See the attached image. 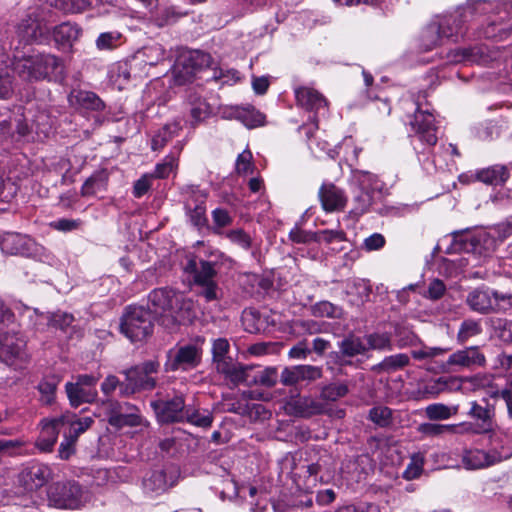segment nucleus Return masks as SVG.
<instances>
[{"label": "nucleus", "instance_id": "obj_11", "mask_svg": "<svg viewBox=\"0 0 512 512\" xmlns=\"http://www.w3.org/2000/svg\"><path fill=\"white\" fill-rule=\"evenodd\" d=\"M49 499L58 508L78 509L87 501V493L76 482L56 483L50 488Z\"/></svg>", "mask_w": 512, "mask_h": 512}, {"label": "nucleus", "instance_id": "obj_3", "mask_svg": "<svg viewBox=\"0 0 512 512\" xmlns=\"http://www.w3.org/2000/svg\"><path fill=\"white\" fill-rule=\"evenodd\" d=\"M12 70L24 81L37 82L47 80L57 82L64 78L63 60L50 53H34L21 58L14 57L9 63Z\"/></svg>", "mask_w": 512, "mask_h": 512}, {"label": "nucleus", "instance_id": "obj_40", "mask_svg": "<svg viewBox=\"0 0 512 512\" xmlns=\"http://www.w3.org/2000/svg\"><path fill=\"white\" fill-rule=\"evenodd\" d=\"M182 129L180 121H173L165 124L157 133L153 136L151 141V149L153 151L161 150L169 141L177 136Z\"/></svg>", "mask_w": 512, "mask_h": 512}, {"label": "nucleus", "instance_id": "obj_24", "mask_svg": "<svg viewBox=\"0 0 512 512\" xmlns=\"http://www.w3.org/2000/svg\"><path fill=\"white\" fill-rule=\"evenodd\" d=\"M61 429L62 427L59 421V417L43 419L41 421L40 434L35 442L36 448L44 453L51 452L58 439V435Z\"/></svg>", "mask_w": 512, "mask_h": 512}, {"label": "nucleus", "instance_id": "obj_23", "mask_svg": "<svg viewBox=\"0 0 512 512\" xmlns=\"http://www.w3.org/2000/svg\"><path fill=\"white\" fill-rule=\"evenodd\" d=\"M34 242L31 238L19 233L7 232L0 236V249L9 255H29Z\"/></svg>", "mask_w": 512, "mask_h": 512}, {"label": "nucleus", "instance_id": "obj_54", "mask_svg": "<svg viewBox=\"0 0 512 512\" xmlns=\"http://www.w3.org/2000/svg\"><path fill=\"white\" fill-rule=\"evenodd\" d=\"M369 420L379 427H388L392 424V410L386 406H375L369 411Z\"/></svg>", "mask_w": 512, "mask_h": 512}, {"label": "nucleus", "instance_id": "obj_60", "mask_svg": "<svg viewBox=\"0 0 512 512\" xmlns=\"http://www.w3.org/2000/svg\"><path fill=\"white\" fill-rule=\"evenodd\" d=\"M354 292L358 294V299H350L349 301L354 305H359L369 296L370 290L363 281H348L346 284V294L352 295Z\"/></svg>", "mask_w": 512, "mask_h": 512}, {"label": "nucleus", "instance_id": "obj_52", "mask_svg": "<svg viewBox=\"0 0 512 512\" xmlns=\"http://www.w3.org/2000/svg\"><path fill=\"white\" fill-rule=\"evenodd\" d=\"M211 350L212 361L214 366L219 363H222V361H226L232 358L229 355L230 343L226 338H217L213 340Z\"/></svg>", "mask_w": 512, "mask_h": 512}, {"label": "nucleus", "instance_id": "obj_8", "mask_svg": "<svg viewBox=\"0 0 512 512\" xmlns=\"http://www.w3.org/2000/svg\"><path fill=\"white\" fill-rule=\"evenodd\" d=\"M212 62L211 55L201 50H190L182 53L174 66L176 83L183 85L192 81L198 72L210 67Z\"/></svg>", "mask_w": 512, "mask_h": 512}, {"label": "nucleus", "instance_id": "obj_47", "mask_svg": "<svg viewBox=\"0 0 512 512\" xmlns=\"http://www.w3.org/2000/svg\"><path fill=\"white\" fill-rule=\"evenodd\" d=\"M459 411L458 405L448 406L443 403H433L425 408V415L430 420H447Z\"/></svg>", "mask_w": 512, "mask_h": 512}, {"label": "nucleus", "instance_id": "obj_39", "mask_svg": "<svg viewBox=\"0 0 512 512\" xmlns=\"http://www.w3.org/2000/svg\"><path fill=\"white\" fill-rule=\"evenodd\" d=\"M410 358L405 353H399L385 357L380 363L372 366L371 370L375 373H393L406 367Z\"/></svg>", "mask_w": 512, "mask_h": 512}, {"label": "nucleus", "instance_id": "obj_29", "mask_svg": "<svg viewBox=\"0 0 512 512\" xmlns=\"http://www.w3.org/2000/svg\"><path fill=\"white\" fill-rule=\"evenodd\" d=\"M172 485L173 482H168L167 474L163 470L152 471L142 480L143 492L151 498L163 494Z\"/></svg>", "mask_w": 512, "mask_h": 512}, {"label": "nucleus", "instance_id": "obj_13", "mask_svg": "<svg viewBox=\"0 0 512 512\" xmlns=\"http://www.w3.org/2000/svg\"><path fill=\"white\" fill-rule=\"evenodd\" d=\"M185 197V210L191 224L197 228L207 225L206 199L208 194L198 186L187 185L182 188Z\"/></svg>", "mask_w": 512, "mask_h": 512}, {"label": "nucleus", "instance_id": "obj_44", "mask_svg": "<svg viewBox=\"0 0 512 512\" xmlns=\"http://www.w3.org/2000/svg\"><path fill=\"white\" fill-rule=\"evenodd\" d=\"M367 351H391L393 349L392 339L389 333L373 332L364 335Z\"/></svg>", "mask_w": 512, "mask_h": 512}, {"label": "nucleus", "instance_id": "obj_4", "mask_svg": "<svg viewBox=\"0 0 512 512\" xmlns=\"http://www.w3.org/2000/svg\"><path fill=\"white\" fill-rule=\"evenodd\" d=\"M154 319L145 307L130 305L121 317V332L132 342L142 341L152 334Z\"/></svg>", "mask_w": 512, "mask_h": 512}, {"label": "nucleus", "instance_id": "obj_35", "mask_svg": "<svg viewBox=\"0 0 512 512\" xmlns=\"http://www.w3.org/2000/svg\"><path fill=\"white\" fill-rule=\"evenodd\" d=\"M471 424H437V423H422L418 426V432L424 437H440L445 434L458 433L459 428L468 431Z\"/></svg>", "mask_w": 512, "mask_h": 512}, {"label": "nucleus", "instance_id": "obj_31", "mask_svg": "<svg viewBox=\"0 0 512 512\" xmlns=\"http://www.w3.org/2000/svg\"><path fill=\"white\" fill-rule=\"evenodd\" d=\"M188 105L190 107L189 117L186 122L192 128H195L200 123L204 122L211 114V107L208 102L197 94L191 93L188 96Z\"/></svg>", "mask_w": 512, "mask_h": 512}, {"label": "nucleus", "instance_id": "obj_26", "mask_svg": "<svg viewBox=\"0 0 512 512\" xmlns=\"http://www.w3.org/2000/svg\"><path fill=\"white\" fill-rule=\"evenodd\" d=\"M110 425L116 429H122L137 426L149 427L150 423L141 415L138 407L125 402L124 410L119 416L112 417Z\"/></svg>", "mask_w": 512, "mask_h": 512}, {"label": "nucleus", "instance_id": "obj_34", "mask_svg": "<svg viewBox=\"0 0 512 512\" xmlns=\"http://www.w3.org/2000/svg\"><path fill=\"white\" fill-rule=\"evenodd\" d=\"M460 388V383L457 378L442 376L435 380L426 382L422 387V392L427 399L435 398L445 391Z\"/></svg>", "mask_w": 512, "mask_h": 512}, {"label": "nucleus", "instance_id": "obj_50", "mask_svg": "<svg viewBox=\"0 0 512 512\" xmlns=\"http://www.w3.org/2000/svg\"><path fill=\"white\" fill-rule=\"evenodd\" d=\"M313 127L317 128V124L314 123ZM303 129H305V133L309 138V148L317 157L327 155L330 158H334V151L329 148L330 145L328 142L311 139L312 126L304 125Z\"/></svg>", "mask_w": 512, "mask_h": 512}, {"label": "nucleus", "instance_id": "obj_7", "mask_svg": "<svg viewBox=\"0 0 512 512\" xmlns=\"http://www.w3.org/2000/svg\"><path fill=\"white\" fill-rule=\"evenodd\" d=\"M352 184L354 213L361 215L369 210L374 201V194L380 192L382 184L375 174L357 170L353 172Z\"/></svg>", "mask_w": 512, "mask_h": 512}, {"label": "nucleus", "instance_id": "obj_59", "mask_svg": "<svg viewBox=\"0 0 512 512\" xmlns=\"http://www.w3.org/2000/svg\"><path fill=\"white\" fill-rule=\"evenodd\" d=\"M92 0H55V7L65 13H80L87 9Z\"/></svg>", "mask_w": 512, "mask_h": 512}, {"label": "nucleus", "instance_id": "obj_53", "mask_svg": "<svg viewBox=\"0 0 512 512\" xmlns=\"http://www.w3.org/2000/svg\"><path fill=\"white\" fill-rule=\"evenodd\" d=\"M75 98L77 103L85 109L100 111L104 108L103 101L94 92L79 91Z\"/></svg>", "mask_w": 512, "mask_h": 512}, {"label": "nucleus", "instance_id": "obj_51", "mask_svg": "<svg viewBox=\"0 0 512 512\" xmlns=\"http://www.w3.org/2000/svg\"><path fill=\"white\" fill-rule=\"evenodd\" d=\"M491 326L495 335L505 343H512V320L492 318Z\"/></svg>", "mask_w": 512, "mask_h": 512}, {"label": "nucleus", "instance_id": "obj_20", "mask_svg": "<svg viewBox=\"0 0 512 512\" xmlns=\"http://www.w3.org/2000/svg\"><path fill=\"white\" fill-rule=\"evenodd\" d=\"M26 343L23 339L16 336H6L0 343V360L9 366H17V362L26 360Z\"/></svg>", "mask_w": 512, "mask_h": 512}, {"label": "nucleus", "instance_id": "obj_33", "mask_svg": "<svg viewBox=\"0 0 512 512\" xmlns=\"http://www.w3.org/2000/svg\"><path fill=\"white\" fill-rule=\"evenodd\" d=\"M82 29L75 23L64 22L53 29V38L58 45L72 47L81 36Z\"/></svg>", "mask_w": 512, "mask_h": 512}, {"label": "nucleus", "instance_id": "obj_42", "mask_svg": "<svg viewBox=\"0 0 512 512\" xmlns=\"http://www.w3.org/2000/svg\"><path fill=\"white\" fill-rule=\"evenodd\" d=\"M339 350L344 357H355L368 352L364 336L354 334L348 335L339 343Z\"/></svg>", "mask_w": 512, "mask_h": 512}, {"label": "nucleus", "instance_id": "obj_48", "mask_svg": "<svg viewBox=\"0 0 512 512\" xmlns=\"http://www.w3.org/2000/svg\"><path fill=\"white\" fill-rule=\"evenodd\" d=\"M483 328L481 320L465 319L459 326L457 333V341L461 344L467 342L470 338L478 336L482 333Z\"/></svg>", "mask_w": 512, "mask_h": 512}, {"label": "nucleus", "instance_id": "obj_61", "mask_svg": "<svg viewBox=\"0 0 512 512\" xmlns=\"http://www.w3.org/2000/svg\"><path fill=\"white\" fill-rule=\"evenodd\" d=\"M120 39L119 32H103L96 39V47L99 50H112L118 46Z\"/></svg>", "mask_w": 512, "mask_h": 512}, {"label": "nucleus", "instance_id": "obj_22", "mask_svg": "<svg viewBox=\"0 0 512 512\" xmlns=\"http://www.w3.org/2000/svg\"><path fill=\"white\" fill-rule=\"evenodd\" d=\"M123 373L126 377V384L121 386L122 397H128L140 390H151L156 385L154 377L142 374L134 367L125 370Z\"/></svg>", "mask_w": 512, "mask_h": 512}, {"label": "nucleus", "instance_id": "obj_6", "mask_svg": "<svg viewBox=\"0 0 512 512\" xmlns=\"http://www.w3.org/2000/svg\"><path fill=\"white\" fill-rule=\"evenodd\" d=\"M184 270L193 277V282L200 287L199 294L207 302L218 299L219 287L215 280L217 275L216 264L214 262L191 258L187 261Z\"/></svg>", "mask_w": 512, "mask_h": 512}, {"label": "nucleus", "instance_id": "obj_45", "mask_svg": "<svg viewBox=\"0 0 512 512\" xmlns=\"http://www.w3.org/2000/svg\"><path fill=\"white\" fill-rule=\"evenodd\" d=\"M249 372V381L247 386L251 385H261L264 387H273L277 383L278 373L275 367H266L264 369L258 370L251 374Z\"/></svg>", "mask_w": 512, "mask_h": 512}, {"label": "nucleus", "instance_id": "obj_55", "mask_svg": "<svg viewBox=\"0 0 512 512\" xmlns=\"http://www.w3.org/2000/svg\"><path fill=\"white\" fill-rule=\"evenodd\" d=\"M58 380L55 377L44 378L38 384V390L41 394V401L44 404H51L54 401Z\"/></svg>", "mask_w": 512, "mask_h": 512}, {"label": "nucleus", "instance_id": "obj_49", "mask_svg": "<svg viewBox=\"0 0 512 512\" xmlns=\"http://www.w3.org/2000/svg\"><path fill=\"white\" fill-rule=\"evenodd\" d=\"M311 313L315 317H327L331 319H341L343 310L329 301H320L311 307Z\"/></svg>", "mask_w": 512, "mask_h": 512}, {"label": "nucleus", "instance_id": "obj_41", "mask_svg": "<svg viewBox=\"0 0 512 512\" xmlns=\"http://www.w3.org/2000/svg\"><path fill=\"white\" fill-rule=\"evenodd\" d=\"M109 173L106 169L95 171L82 185L81 194L83 196H92L107 187Z\"/></svg>", "mask_w": 512, "mask_h": 512}, {"label": "nucleus", "instance_id": "obj_63", "mask_svg": "<svg viewBox=\"0 0 512 512\" xmlns=\"http://www.w3.org/2000/svg\"><path fill=\"white\" fill-rule=\"evenodd\" d=\"M186 15V12L179 10L175 6L166 7L160 13L157 21L160 26L169 25L176 22L179 18Z\"/></svg>", "mask_w": 512, "mask_h": 512}, {"label": "nucleus", "instance_id": "obj_62", "mask_svg": "<svg viewBox=\"0 0 512 512\" xmlns=\"http://www.w3.org/2000/svg\"><path fill=\"white\" fill-rule=\"evenodd\" d=\"M225 237L233 244L238 245L242 249L248 250L251 247L252 239L243 229H232L225 233Z\"/></svg>", "mask_w": 512, "mask_h": 512}, {"label": "nucleus", "instance_id": "obj_64", "mask_svg": "<svg viewBox=\"0 0 512 512\" xmlns=\"http://www.w3.org/2000/svg\"><path fill=\"white\" fill-rule=\"evenodd\" d=\"M143 54L147 56L146 63L153 66L165 58V50L160 44L145 47Z\"/></svg>", "mask_w": 512, "mask_h": 512}, {"label": "nucleus", "instance_id": "obj_9", "mask_svg": "<svg viewBox=\"0 0 512 512\" xmlns=\"http://www.w3.org/2000/svg\"><path fill=\"white\" fill-rule=\"evenodd\" d=\"M510 299L511 295L509 294L488 287H478L467 294L466 304L472 311L486 315L501 311V303L509 302Z\"/></svg>", "mask_w": 512, "mask_h": 512}, {"label": "nucleus", "instance_id": "obj_36", "mask_svg": "<svg viewBox=\"0 0 512 512\" xmlns=\"http://www.w3.org/2000/svg\"><path fill=\"white\" fill-rule=\"evenodd\" d=\"M9 63L10 57L0 43V99H9L13 92Z\"/></svg>", "mask_w": 512, "mask_h": 512}, {"label": "nucleus", "instance_id": "obj_27", "mask_svg": "<svg viewBox=\"0 0 512 512\" xmlns=\"http://www.w3.org/2000/svg\"><path fill=\"white\" fill-rule=\"evenodd\" d=\"M482 402L484 405L477 401H471L467 412L469 417L481 422L478 425L479 429L476 431L478 433H486L492 430V420L495 414L494 407L486 399H482Z\"/></svg>", "mask_w": 512, "mask_h": 512}, {"label": "nucleus", "instance_id": "obj_56", "mask_svg": "<svg viewBox=\"0 0 512 512\" xmlns=\"http://www.w3.org/2000/svg\"><path fill=\"white\" fill-rule=\"evenodd\" d=\"M349 392L348 386L344 383H331L323 387L321 398L326 401H337L346 396Z\"/></svg>", "mask_w": 512, "mask_h": 512}, {"label": "nucleus", "instance_id": "obj_15", "mask_svg": "<svg viewBox=\"0 0 512 512\" xmlns=\"http://www.w3.org/2000/svg\"><path fill=\"white\" fill-rule=\"evenodd\" d=\"M485 356L478 346H470L449 355L444 369L448 372H460L465 369L481 367L485 364Z\"/></svg>", "mask_w": 512, "mask_h": 512}, {"label": "nucleus", "instance_id": "obj_14", "mask_svg": "<svg viewBox=\"0 0 512 512\" xmlns=\"http://www.w3.org/2000/svg\"><path fill=\"white\" fill-rule=\"evenodd\" d=\"M511 454L510 449L505 448L500 452L496 450L468 449L462 455V463L468 470L484 469L507 460Z\"/></svg>", "mask_w": 512, "mask_h": 512}, {"label": "nucleus", "instance_id": "obj_25", "mask_svg": "<svg viewBox=\"0 0 512 512\" xmlns=\"http://www.w3.org/2000/svg\"><path fill=\"white\" fill-rule=\"evenodd\" d=\"M59 421L62 429H65L63 434L75 441H77L78 437L87 431L94 423V419L90 416L79 418L70 412L59 416Z\"/></svg>", "mask_w": 512, "mask_h": 512}, {"label": "nucleus", "instance_id": "obj_46", "mask_svg": "<svg viewBox=\"0 0 512 512\" xmlns=\"http://www.w3.org/2000/svg\"><path fill=\"white\" fill-rule=\"evenodd\" d=\"M442 40L439 26L436 22L428 24L422 31L420 36V48L423 51H430L437 47Z\"/></svg>", "mask_w": 512, "mask_h": 512}, {"label": "nucleus", "instance_id": "obj_38", "mask_svg": "<svg viewBox=\"0 0 512 512\" xmlns=\"http://www.w3.org/2000/svg\"><path fill=\"white\" fill-rule=\"evenodd\" d=\"M509 177V172L506 166L494 165L482 170L477 171V180L488 185H503Z\"/></svg>", "mask_w": 512, "mask_h": 512}, {"label": "nucleus", "instance_id": "obj_2", "mask_svg": "<svg viewBox=\"0 0 512 512\" xmlns=\"http://www.w3.org/2000/svg\"><path fill=\"white\" fill-rule=\"evenodd\" d=\"M148 310L168 328L191 322L194 316L192 301L169 287L156 288L149 293Z\"/></svg>", "mask_w": 512, "mask_h": 512}, {"label": "nucleus", "instance_id": "obj_1", "mask_svg": "<svg viewBox=\"0 0 512 512\" xmlns=\"http://www.w3.org/2000/svg\"><path fill=\"white\" fill-rule=\"evenodd\" d=\"M453 63L491 65L488 76L500 84L512 86V47H488L479 45L470 48H458L448 54Z\"/></svg>", "mask_w": 512, "mask_h": 512}, {"label": "nucleus", "instance_id": "obj_17", "mask_svg": "<svg viewBox=\"0 0 512 512\" xmlns=\"http://www.w3.org/2000/svg\"><path fill=\"white\" fill-rule=\"evenodd\" d=\"M215 370L222 377L225 384L233 389L239 385L248 384L249 372L253 371V367L231 358L215 365Z\"/></svg>", "mask_w": 512, "mask_h": 512}, {"label": "nucleus", "instance_id": "obj_57", "mask_svg": "<svg viewBox=\"0 0 512 512\" xmlns=\"http://www.w3.org/2000/svg\"><path fill=\"white\" fill-rule=\"evenodd\" d=\"M221 85H233L240 80V73L235 69L215 68L211 77Z\"/></svg>", "mask_w": 512, "mask_h": 512}, {"label": "nucleus", "instance_id": "obj_43", "mask_svg": "<svg viewBox=\"0 0 512 512\" xmlns=\"http://www.w3.org/2000/svg\"><path fill=\"white\" fill-rule=\"evenodd\" d=\"M184 421L197 427L209 428L213 422V414L208 409L186 405L185 417H183V422Z\"/></svg>", "mask_w": 512, "mask_h": 512}, {"label": "nucleus", "instance_id": "obj_30", "mask_svg": "<svg viewBox=\"0 0 512 512\" xmlns=\"http://www.w3.org/2000/svg\"><path fill=\"white\" fill-rule=\"evenodd\" d=\"M65 391L70 405L74 408L84 403H93L98 397L96 387H84L74 382H67Z\"/></svg>", "mask_w": 512, "mask_h": 512}, {"label": "nucleus", "instance_id": "obj_12", "mask_svg": "<svg viewBox=\"0 0 512 512\" xmlns=\"http://www.w3.org/2000/svg\"><path fill=\"white\" fill-rule=\"evenodd\" d=\"M202 357V349L197 344H185L170 349L165 362L166 371H189L196 368Z\"/></svg>", "mask_w": 512, "mask_h": 512}, {"label": "nucleus", "instance_id": "obj_37", "mask_svg": "<svg viewBox=\"0 0 512 512\" xmlns=\"http://www.w3.org/2000/svg\"><path fill=\"white\" fill-rule=\"evenodd\" d=\"M182 150V145L178 142L174 147L173 151L168 154L161 163L155 166V170L152 174V178L164 179L167 178L178 168V157Z\"/></svg>", "mask_w": 512, "mask_h": 512}, {"label": "nucleus", "instance_id": "obj_28", "mask_svg": "<svg viewBox=\"0 0 512 512\" xmlns=\"http://www.w3.org/2000/svg\"><path fill=\"white\" fill-rule=\"evenodd\" d=\"M319 198L327 212L342 210L347 201L344 192L334 184H323L319 190Z\"/></svg>", "mask_w": 512, "mask_h": 512}, {"label": "nucleus", "instance_id": "obj_21", "mask_svg": "<svg viewBox=\"0 0 512 512\" xmlns=\"http://www.w3.org/2000/svg\"><path fill=\"white\" fill-rule=\"evenodd\" d=\"M48 34V27L31 16L27 19H23L17 27V35L20 38V41L25 44L43 42L47 39Z\"/></svg>", "mask_w": 512, "mask_h": 512}, {"label": "nucleus", "instance_id": "obj_58", "mask_svg": "<svg viewBox=\"0 0 512 512\" xmlns=\"http://www.w3.org/2000/svg\"><path fill=\"white\" fill-rule=\"evenodd\" d=\"M238 119L247 127V128H256L262 126L265 121V116L255 110L248 109L242 110L238 113Z\"/></svg>", "mask_w": 512, "mask_h": 512}, {"label": "nucleus", "instance_id": "obj_10", "mask_svg": "<svg viewBox=\"0 0 512 512\" xmlns=\"http://www.w3.org/2000/svg\"><path fill=\"white\" fill-rule=\"evenodd\" d=\"M415 104L416 110L410 122L412 137L429 147L434 146L438 140L435 117L428 108H423L420 96L417 97Z\"/></svg>", "mask_w": 512, "mask_h": 512}, {"label": "nucleus", "instance_id": "obj_5", "mask_svg": "<svg viewBox=\"0 0 512 512\" xmlns=\"http://www.w3.org/2000/svg\"><path fill=\"white\" fill-rule=\"evenodd\" d=\"M487 2L467 0L466 4L459 7L454 13L442 16L437 23L442 38L456 41L465 32V24L476 14H483L480 6Z\"/></svg>", "mask_w": 512, "mask_h": 512}, {"label": "nucleus", "instance_id": "obj_16", "mask_svg": "<svg viewBox=\"0 0 512 512\" xmlns=\"http://www.w3.org/2000/svg\"><path fill=\"white\" fill-rule=\"evenodd\" d=\"M151 407L160 423L183 422L185 417L186 404L182 394L175 395L171 399L152 401Z\"/></svg>", "mask_w": 512, "mask_h": 512}, {"label": "nucleus", "instance_id": "obj_32", "mask_svg": "<svg viewBox=\"0 0 512 512\" xmlns=\"http://www.w3.org/2000/svg\"><path fill=\"white\" fill-rule=\"evenodd\" d=\"M50 478L51 469L43 463H33L23 472L24 482L30 489L44 486Z\"/></svg>", "mask_w": 512, "mask_h": 512}, {"label": "nucleus", "instance_id": "obj_19", "mask_svg": "<svg viewBox=\"0 0 512 512\" xmlns=\"http://www.w3.org/2000/svg\"><path fill=\"white\" fill-rule=\"evenodd\" d=\"M297 104L315 114L325 115L327 111V100L317 90L308 86H300L294 90Z\"/></svg>", "mask_w": 512, "mask_h": 512}, {"label": "nucleus", "instance_id": "obj_18", "mask_svg": "<svg viewBox=\"0 0 512 512\" xmlns=\"http://www.w3.org/2000/svg\"><path fill=\"white\" fill-rule=\"evenodd\" d=\"M485 236V232H474L469 228L461 231H454L451 234V251L480 254L482 249V241L484 240Z\"/></svg>", "mask_w": 512, "mask_h": 512}]
</instances>
